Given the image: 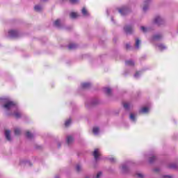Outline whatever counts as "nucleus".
Segmentation results:
<instances>
[{"instance_id":"obj_9","label":"nucleus","mask_w":178,"mask_h":178,"mask_svg":"<svg viewBox=\"0 0 178 178\" xmlns=\"http://www.w3.org/2000/svg\"><path fill=\"white\" fill-rule=\"evenodd\" d=\"M95 161H98L99 159V156H101V154H99V149H95L92 154Z\"/></svg>"},{"instance_id":"obj_13","label":"nucleus","mask_w":178,"mask_h":178,"mask_svg":"<svg viewBox=\"0 0 178 178\" xmlns=\"http://www.w3.org/2000/svg\"><path fill=\"white\" fill-rule=\"evenodd\" d=\"M149 112V108L147 107H143L139 111V113H148Z\"/></svg>"},{"instance_id":"obj_37","label":"nucleus","mask_w":178,"mask_h":178,"mask_svg":"<svg viewBox=\"0 0 178 178\" xmlns=\"http://www.w3.org/2000/svg\"><path fill=\"white\" fill-rule=\"evenodd\" d=\"M102 176V172H99L97 173L96 178H100Z\"/></svg>"},{"instance_id":"obj_34","label":"nucleus","mask_w":178,"mask_h":178,"mask_svg":"<svg viewBox=\"0 0 178 178\" xmlns=\"http://www.w3.org/2000/svg\"><path fill=\"white\" fill-rule=\"evenodd\" d=\"M140 73H141V72H136L134 74V77L135 79H138V77H140Z\"/></svg>"},{"instance_id":"obj_42","label":"nucleus","mask_w":178,"mask_h":178,"mask_svg":"<svg viewBox=\"0 0 178 178\" xmlns=\"http://www.w3.org/2000/svg\"><path fill=\"white\" fill-rule=\"evenodd\" d=\"M154 172H159V168H155V169L154 170Z\"/></svg>"},{"instance_id":"obj_17","label":"nucleus","mask_w":178,"mask_h":178,"mask_svg":"<svg viewBox=\"0 0 178 178\" xmlns=\"http://www.w3.org/2000/svg\"><path fill=\"white\" fill-rule=\"evenodd\" d=\"M125 65L127 66H131V67H133V66H134L135 63L132 60H129L125 61Z\"/></svg>"},{"instance_id":"obj_39","label":"nucleus","mask_w":178,"mask_h":178,"mask_svg":"<svg viewBox=\"0 0 178 178\" xmlns=\"http://www.w3.org/2000/svg\"><path fill=\"white\" fill-rule=\"evenodd\" d=\"M163 178H172V176H170V175H163Z\"/></svg>"},{"instance_id":"obj_15","label":"nucleus","mask_w":178,"mask_h":178,"mask_svg":"<svg viewBox=\"0 0 178 178\" xmlns=\"http://www.w3.org/2000/svg\"><path fill=\"white\" fill-rule=\"evenodd\" d=\"M54 26L57 27V29H60V20L57 19L54 22Z\"/></svg>"},{"instance_id":"obj_14","label":"nucleus","mask_w":178,"mask_h":178,"mask_svg":"<svg viewBox=\"0 0 178 178\" xmlns=\"http://www.w3.org/2000/svg\"><path fill=\"white\" fill-rule=\"evenodd\" d=\"M140 44H141V40L138 38L136 39V43H135V48L136 49H140Z\"/></svg>"},{"instance_id":"obj_41","label":"nucleus","mask_w":178,"mask_h":178,"mask_svg":"<svg viewBox=\"0 0 178 178\" xmlns=\"http://www.w3.org/2000/svg\"><path fill=\"white\" fill-rule=\"evenodd\" d=\"M26 165H29V166H31V163H30L29 161H27L26 163Z\"/></svg>"},{"instance_id":"obj_32","label":"nucleus","mask_w":178,"mask_h":178,"mask_svg":"<svg viewBox=\"0 0 178 178\" xmlns=\"http://www.w3.org/2000/svg\"><path fill=\"white\" fill-rule=\"evenodd\" d=\"M76 172H81V165H80L79 164L76 165Z\"/></svg>"},{"instance_id":"obj_7","label":"nucleus","mask_w":178,"mask_h":178,"mask_svg":"<svg viewBox=\"0 0 178 178\" xmlns=\"http://www.w3.org/2000/svg\"><path fill=\"white\" fill-rule=\"evenodd\" d=\"M151 3V0H145L143 6V12H147L149 9V4Z\"/></svg>"},{"instance_id":"obj_6","label":"nucleus","mask_w":178,"mask_h":178,"mask_svg":"<svg viewBox=\"0 0 178 178\" xmlns=\"http://www.w3.org/2000/svg\"><path fill=\"white\" fill-rule=\"evenodd\" d=\"M154 23H155V24H157L158 26H161V24H163V23H164L163 18L161 17V16H156L154 18Z\"/></svg>"},{"instance_id":"obj_11","label":"nucleus","mask_w":178,"mask_h":178,"mask_svg":"<svg viewBox=\"0 0 178 178\" xmlns=\"http://www.w3.org/2000/svg\"><path fill=\"white\" fill-rule=\"evenodd\" d=\"M81 88H83L84 90L87 88H90L91 87V83L89 82H86V83H82L81 84Z\"/></svg>"},{"instance_id":"obj_36","label":"nucleus","mask_w":178,"mask_h":178,"mask_svg":"<svg viewBox=\"0 0 178 178\" xmlns=\"http://www.w3.org/2000/svg\"><path fill=\"white\" fill-rule=\"evenodd\" d=\"M70 2L71 3H77V2H79V0H70Z\"/></svg>"},{"instance_id":"obj_22","label":"nucleus","mask_w":178,"mask_h":178,"mask_svg":"<svg viewBox=\"0 0 178 178\" xmlns=\"http://www.w3.org/2000/svg\"><path fill=\"white\" fill-rule=\"evenodd\" d=\"M92 131L95 136H97L99 133V128L98 127H93Z\"/></svg>"},{"instance_id":"obj_24","label":"nucleus","mask_w":178,"mask_h":178,"mask_svg":"<svg viewBox=\"0 0 178 178\" xmlns=\"http://www.w3.org/2000/svg\"><path fill=\"white\" fill-rule=\"evenodd\" d=\"M14 133L15 136H19V134L22 133V129H20V128H15L14 129Z\"/></svg>"},{"instance_id":"obj_43","label":"nucleus","mask_w":178,"mask_h":178,"mask_svg":"<svg viewBox=\"0 0 178 178\" xmlns=\"http://www.w3.org/2000/svg\"><path fill=\"white\" fill-rule=\"evenodd\" d=\"M58 148H60V143H58Z\"/></svg>"},{"instance_id":"obj_28","label":"nucleus","mask_w":178,"mask_h":178,"mask_svg":"<svg viewBox=\"0 0 178 178\" xmlns=\"http://www.w3.org/2000/svg\"><path fill=\"white\" fill-rule=\"evenodd\" d=\"M155 160H156V156H152V157L149 158V163H154V162H155Z\"/></svg>"},{"instance_id":"obj_18","label":"nucleus","mask_w":178,"mask_h":178,"mask_svg":"<svg viewBox=\"0 0 178 178\" xmlns=\"http://www.w3.org/2000/svg\"><path fill=\"white\" fill-rule=\"evenodd\" d=\"M73 141H74L73 136H67V143L68 144V145L72 144V143H73Z\"/></svg>"},{"instance_id":"obj_3","label":"nucleus","mask_w":178,"mask_h":178,"mask_svg":"<svg viewBox=\"0 0 178 178\" xmlns=\"http://www.w3.org/2000/svg\"><path fill=\"white\" fill-rule=\"evenodd\" d=\"M118 12L122 16H126V15L129 13V8H127V6H124L120 8L118 10Z\"/></svg>"},{"instance_id":"obj_12","label":"nucleus","mask_w":178,"mask_h":178,"mask_svg":"<svg viewBox=\"0 0 178 178\" xmlns=\"http://www.w3.org/2000/svg\"><path fill=\"white\" fill-rule=\"evenodd\" d=\"M5 136H6V140H8V141H10V140H12V138H10V130H6Z\"/></svg>"},{"instance_id":"obj_47","label":"nucleus","mask_w":178,"mask_h":178,"mask_svg":"<svg viewBox=\"0 0 178 178\" xmlns=\"http://www.w3.org/2000/svg\"><path fill=\"white\" fill-rule=\"evenodd\" d=\"M86 178H90V177H86Z\"/></svg>"},{"instance_id":"obj_16","label":"nucleus","mask_w":178,"mask_h":178,"mask_svg":"<svg viewBox=\"0 0 178 178\" xmlns=\"http://www.w3.org/2000/svg\"><path fill=\"white\" fill-rule=\"evenodd\" d=\"M79 46L74 43H71L67 46L68 49H76Z\"/></svg>"},{"instance_id":"obj_25","label":"nucleus","mask_w":178,"mask_h":178,"mask_svg":"<svg viewBox=\"0 0 178 178\" xmlns=\"http://www.w3.org/2000/svg\"><path fill=\"white\" fill-rule=\"evenodd\" d=\"M123 106L126 111H129L130 109V103L125 102L123 104Z\"/></svg>"},{"instance_id":"obj_10","label":"nucleus","mask_w":178,"mask_h":178,"mask_svg":"<svg viewBox=\"0 0 178 178\" xmlns=\"http://www.w3.org/2000/svg\"><path fill=\"white\" fill-rule=\"evenodd\" d=\"M163 35L161 33H157L152 37L153 41H159V40H162Z\"/></svg>"},{"instance_id":"obj_26","label":"nucleus","mask_w":178,"mask_h":178,"mask_svg":"<svg viewBox=\"0 0 178 178\" xmlns=\"http://www.w3.org/2000/svg\"><path fill=\"white\" fill-rule=\"evenodd\" d=\"M82 15H83L84 16H89L90 14H88V11H87V10L86 9V8H82Z\"/></svg>"},{"instance_id":"obj_30","label":"nucleus","mask_w":178,"mask_h":178,"mask_svg":"<svg viewBox=\"0 0 178 178\" xmlns=\"http://www.w3.org/2000/svg\"><path fill=\"white\" fill-rule=\"evenodd\" d=\"M129 118L132 122H136V116H134V114L131 113Z\"/></svg>"},{"instance_id":"obj_4","label":"nucleus","mask_w":178,"mask_h":178,"mask_svg":"<svg viewBox=\"0 0 178 178\" xmlns=\"http://www.w3.org/2000/svg\"><path fill=\"white\" fill-rule=\"evenodd\" d=\"M124 31L126 33V34H131L133 31H134V29L133 26L127 25L124 27Z\"/></svg>"},{"instance_id":"obj_1","label":"nucleus","mask_w":178,"mask_h":178,"mask_svg":"<svg viewBox=\"0 0 178 178\" xmlns=\"http://www.w3.org/2000/svg\"><path fill=\"white\" fill-rule=\"evenodd\" d=\"M0 104H3V108L6 111H13L11 115L14 116L15 119H20V118H22V112L19 110L17 104L11 101L9 97L0 98Z\"/></svg>"},{"instance_id":"obj_40","label":"nucleus","mask_w":178,"mask_h":178,"mask_svg":"<svg viewBox=\"0 0 178 178\" xmlns=\"http://www.w3.org/2000/svg\"><path fill=\"white\" fill-rule=\"evenodd\" d=\"M126 48H127V49H129V48H130V44H126Z\"/></svg>"},{"instance_id":"obj_45","label":"nucleus","mask_w":178,"mask_h":178,"mask_svg":"<svg viewBox=\"0 0 178 178\" xmlns=\"http://www.w3.org/2000/svg\"><path fill=\"white\" fill-rule=\"evenodd\" d=\"M111 22H113V17H111Z\"/></svg>"},{"instance_id":"obj_23","label":"nucleus","mask_w":178,"mask_h":178,"mask_svg":"<svg viewBox=\"0 0 178 178\" xmlns=\"http://www.w3.org/2000/svg\"><path fill=\"white\" fill-rule=\"evenodd\" d=\"M104 91L107 95H111V92H112V90L109 88H104Z\"/></svg>"},{"instance_id":"obj_5","label":"nucleus","mask_w":178,"mask_h":178,"mask_svg":"<svg viewBox=\"0 0 178 178\" xmlns=\"http://www.w3.org/2000/svg\"><path fill=\"white\" fill-rule=\"evenodd\" d=\"M8 35L11 38H17L19 37V31H15V30H11L8 31Z\"/></svg>"},{"instance_id":"obj_19","label":"nucleus","mask_w":178,"mask_h":178,"mask_svg":"<svg viewBox=\"0 0 178 178\" xmlns=\"http://www.w3.org/2000/svg\"><path fill=\"white\" fill-rule=\"evenodd\" d=\"M157 47L160 51H163V50L166 49V46H165V44H163L162 43L158 44Z\"/></svg>"},{"instance_id":"obj_35","label":"nucleus","mask_w":178,"mask_h":178,"mask_svg":"<svg viewBox=\"0 0 178 178\" xmlns=\"http://www.w3.org/2000/svg\"><path fill=\"white\" fill-rule=\"evenodd\" d=\"M110 162H111L112 163H115V162H116V159L111 157L109 159Z\"/></svg>"},{"instance_id":"obj_29","label":"nucleus","mask_w":178,"mask_h":178,"mask_svg":"<svg viewBox=\"0 0 178 178\" xmlns=\"http://www.w3.org/2000/svg\"><path fill=\"white\" fill-rule=\"evenodd\" d=\"M70 17H71V19H76V17H77V13H71L70 14Z\"/></svg>"},{"instance_id":"obj_38","label":"nucleus","mask_w":178,"mask_h":178,"mask_svg":"<svg viewBox=\"0 0 178 178\" xmlns=\"http://www.w3.org/2000/svg\"><path fill=\"white\" fill-rule=\"evenodd\" d=\"M137 176H138V177H140V178H144V175H143V174L138 173V174L137 175Z\"/></svg>"},{"instance_id":"obj_27","label":"nucleus","mask_w":178,"mask_h":178,"mask_svg":"<svg viewBox=\"0 0 178 178\" xmlns=\"http://www.w3.org/2000/svg\"><path fill=\"white\" fill-rule=\"evenodd\" d=\"M26 136L27 138L31 139L33 137H34V135L31 134L30 131H27L26 134Z\"/></svg>"},{"instance_id":"obj_8","label":"nucleus","mask_w":178,"mask_h":178,"mask_svg":"<svg viewBox=\"0 0 178 178\" xmlns=\"http://www.w3.org/2000/svg\"><path fill=\"white\" fill-rule=\"evenodd\" d=\"M129 165H130L129 161L122 165V170L124 173H127V172H129Z\"/></svg>"},{"instance_id":"obj_44","label":"nucleus","mask_w":178,"mask_h":178,"mask_svg":"<svg viewBox=\"0 0 178 178\" xmlns=\"http://www.w3.org/2000/svg\"><path fill=\"white\" fill-rule=\"evenodd\" d=\"M107 15L108 16H109V11H108V10H107Z\"/></svg>"},{"instance_id":"obj_20","label":"nucleus","mask_w":178,"mask_h":178,"mask_svg":"<svg viewBox=\"0 0 178 178\" xmlns=\"http://www.w3.org/2000/svg\"><path fill=\"white\" fill-rule=\"evenodd\" d=\"M169 169H178L177 163H170L168 165Z\"/></svg>"},{"instance_id":"obj_2","label":"nucleus","mask_w":178,"mask_h":178,"mask_svg":"<svg viewBox=\"0 0 178 178\" xmlns=\"http://www.w3.org/2000/svg\"><path fill=\"white\" fill-rule=\"evenodd\" d=\"M98 104V100L97 99H93L90 100H87L85 103L86 108H91V106H95Z\"/></svg>"},{"instance_id":"obj_33","label":"nucleus","mask_w":178,"mask_h":178,"mask_svg":"<svg viewBox=\"0 0 178 178\" xmlns=\"http://www.w3.org/2000/svg\"><path fill=\"white\" fill-rule=\"evenodd\" d=\"M140 30H141V31H143V33H147V29L145 28V26H140Z\"/></svg>"},{"instance_id":"obj_31","label":"nucleus","mask_w":178,"mask_h":178,"mask_svg":"<svg viewBox=\"0 0 178 178\" xmlns=\"http://www.w3.org/2000/svg\"><path fill=\"white\" fill-rule=\"evenodd\" d=\"M72 123V120L69 119L67 121H65V126L67 127L70 126V124Z\"/></svg>"},{"instance_id":"obj_21","label":"nucleus","mask_w":178,"mask_h":178,"mask_svg":"<svg viewBox=\"0 0 178 178\" xmlns=\"http://www.w3.org/2000/svg\"><path fill=\"white\" fill-rule=\"evenodd\" d=\"M34 9L35 12H41V10H42V6L40 5H36L34 6Z\"/></svg>"},{"instance_id":"obj_46","label":"nucleus","mask_w":178,"mask_h":178,"mask_svg":"<svg viewBox=\"0 0 178 178\" xmlns=\"http://www.w3.org/2000/svg\"><path fill=\"white\" fill-rule=\"evenodd\" d=\"M55 178H59V176H56Z\"/></svg>"}]
</instances>
